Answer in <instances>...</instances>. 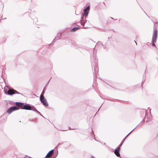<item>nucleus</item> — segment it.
Returning <instances> with one entry per match:
<instances>
[{"mask_svg": "<svg viewBox=\"0 0 158 158\" xmlns=\"http://www.w3.org/2000/svg\"><path fill=\"white\" fill-rule=\"evenodd\" d=\"M19 108L15 106H13L9 108L7 110V112L9 114H10L11 113L15 110H19Z\"/></svg>", "mask_w": 158, "mask_h": 158, "instance_id": "obj_3", "label": "nucleus"}, {"mask_svg": "<svg viewBox=\"0 0 158 158\" xmlns=\"http://www.w3.org/2000/svg\"><path fill=\"white\" fill-rule=\"evenodd\" d=\"M16 104L17 106L22 107V108L23 107L24 103L22 102H17L16 103Z\"/></svg>", "mask_w": 158, "mask_h": 158, "instance_id": "obj_8", "label": "nucleus"}, {"mask_svg": "<svg viewBox=\"0 0 158 158\" xmlns=\"http://www.w3.org/2000/svg\"><path fill=\"white\" fill-rule=\"evenodd\" d=\"M15 94H19L20 93L18 92L17 91H16V92H15Z\"/></svg>", "mask_w": 158, "mask_h": 158, "instance_id": "obj_15", "label": "nucleus"}, {"mask_svg": "<svg viewBox=\"0 0 158 158\" xmlns=\"http://www.w3.org/2000/svg\"><path fill=\"white\" fill-rule=\"evenodd\" d=\"M136 128L135 127L134 129H133L132 131H131L125 137V138L123 140V141H124L125 139H126V138H127V137L128 136V135Z\"/></svg>", "mask_w": 158, "mask_h": 158, "instance_id": "obj_11", "label": "nucleus"}, {"mask_svg": "<svg viewBox=\"0 0 158 158\" xmlns=\"http://www.w3.org/2000/svg\"><path fill=\"white\" fill-rule=\"evenodd\" d=\"M31 110H32V111H35V112L36 113L39 114H40V115L41 116H42V115L40 114V113L34 107L33 108H31Z\"/></svg>", "mask_w": 158, "mask_h": 158, "instance_id": "obj_9", "label": "nucleus"}, {"mask_svg": "<svg viewBox=\"0 0 158 158\" xmlns=\"http://www.w3.org/2000/svg\"><path fill=\"white\" fill-rule=\"evenodd\" d=\"M135 42V44H136V45H137V44L136 43V42L135 41H134Z\"/></svg>", "mask_w": 158, "mask_h": 158, "instance_id": "obj_21", "label": "nucleus"}, {"mask_svg": "<svg viewBox=\"0 0 158 158\" xmlns=\"http://www.w3.org/2000/svg\"><path fill=\"white\" fill-rule=\"evenodd\" d=\"M87 10L85 9L84 10V12H86Z\"/></svg>", "mask_w": 158, "mask_h": 158, "instance_id": "obj_19", "label": "nucleus"}, {"mask_svg": "<svg viewBox=\"0 0 158 158\" xmlns=\"http://www.w3.org/2000/svg\"><path fill=\"white\" fill-rule=\"evenodd\" d=\"M88 13L87 11L84 12V13L83 15V16L82 18V19L81 20V24H82V25H83L84 24H84L85 23L83 21V16L84 15H85L87 16L88 15Z\"/></svg>", "mask_w": 158, "mask_h": 158, "instance_id": "obj_6", "label": "nucleus"}, {"mask_svg": "<svg viewBox=\"0 0 158 158\" xmlns=\"http://www.w3.org/2000/svg\"><path fill=\"white\" fill-rule=\"evenodd\" d=\"M15 92H16V90L13 89H9L7 91V94L9 95H12L15 94Z\"/></svg>", "mask_w": 158, "mask_h": 158, "instance_id": "obj_5", "label": "nucleus"}, {"mask_svg": "<svg viewBox=\"0 0 158 158\" xmlns=\"http://www.w3.org/2000/svg\"><path fill=\"white\" fill-rule=\"evenodd\" d=\"M40 100L44 105L46 106H48V105L47 100L44 98V95H43V94L40 95Z\"/></svg>", "mask_w": 158, "mask_h": 158, "instance_id": "obj_2", "label": "nucleus"}, {"mask_svg": "<svg viewBox=\"0 0 158 158\" xmlns=\"http://www.w3.org/2000/svg\"><path fill=\"white\" fill-rule=\"evenodd\" d=\"M89 9H90V8H89V6H87V8H85V9L87 10H89Z\"/></svg>", "mask_w": 158, "mask_h": 158, "instance_id": "obj_13", "label": "nucleus"}, {"mask_svg": "<svg viewBox=\"0 0 158 158\" xmlns=\"http://www.w3.org/2000/svg\"><path fill=\"white\" fill-rule=\"evenodd\" d=\"M157 37V30L154 29L153 30V33L152 35V43L153 46H155V43L156 42V40Z\"/></svg>", "mask_w": 158, "mask_h": 158, "instance_id": "obj_1", "label": "nucleus"}, {"mask_svg": "<svg viewBox=\"0 0 158 158\" xmlns=\"http://www.w3.org/2000/svg\"><path fill=\"white\" fill-rule=\"evenodd\" d=\"M31 106L28 104H26L23 105V107L21 108L22 109L29 110H31Z\"/></svg>", "mask_w": 158, "mask_h": 158, "instance_id": "obj_4", "label": "nucleus"}, {"mask_svg": "<svg viewBox=\"0 0 158 158\" xmlns=\"http://www.w3.org/2000/svg\"><path fill=\"white\" fill-rule=\"evenodd\" d=\"M114 153L117 156L119 157L120 156L119 151L115 149L114 151Z\"/></svg>", "mask_w": 158, "mask_h": 158, "instance_id": "obj_10", "label": "nucleus"}, {"mask_svg": "<svg viewBox=\"0 0 158 158\" xmlns=\"http://www.w3.org/2000/svg\"><path fill=\"white\" fill-rule=\"evenodd\" d=\"M95 158V157H94L93 156H92L91 157V158Z\"/></svg>", "mask_w": 158, "mask_h": 158, "instance_id": "obj_20", "label": "nucleus"}, {"mask_svg": "<svg viewBox=\"0 0 158 158\" xmlns=\"http://www.w3.org/2000/svg\"><path fill=\"white\" fill-rule=\"evenodd\" d=\"M79 29V27H74L72 29L71 31H74L78 29Z\"/></svg>", "mask_w": 158, "mask_h": 158, "instance_id": "obj_12", "label": "nucleus"}, {"mask_svg": "<svg viewBox=\"0 0 158 158\" xmlns=\"http://www.w3.org/2000/svg\"><path fill=\"white\" fill-rule=\"evenodd\" d=\"M54 149H52L49 151L48 153L47 154L46 157H47L48 158L50 157V156H52V153L53 152Z\"/></svg>", "mask_w": 158, "mask_h": 158, "instance_id": "obj_7", "label": "nucleus"}, {"mask_svg": "<svg viewBox=\"0 0 158 158\" xmlns=\"http://www.w3.org/2000/svg\"><path fill=\"white\" fill-rule=\"evenodd\" d=\"M123 142H122L120 144V145L119 146V147H120L121 146V145H122V144L123 143Z\"/></svg>", "mask_w": 158, "mask_h": 158, "instance_id": "obj_17", "label": "nucleus"}, {"mask_svg": "<svg viewBox=\"0 0 158 158\" xmlns=\"http://www.w3.org/2000/svg\"><path fill=\"white\" fill-rule=\"evenodd\" d=\"M123 142H122L120 144V145L119 146V147H120L121 146V145H122V144L123 143Z\"/></svg>", "mask_w": 158, "mask_h": 158, "instance_id": "obj_16", "label": "nucleus"}, {"mask_svg": "<svg viewBox=\"0 0 158 158\" xmlns=\"http://www.w3.org/2000/svg\"><path fill=\"white\" fill-rule=\"evenodd\" d=\"M120 147H118L116 149H115L116 150H118V151H119V149H120Z\"/></svg>", "mask_w": 158, "mask_h": 158, "instance_id": "obj_14", "label": "nucleus"}, {"mask_svg": "<svg viewBox=\"0 0 158 158\" xmlns=\"http://www.w3.org/2000/svg\"><path fill=\"white\" fill-rule=\"evenodd\" d=\"M44 93V91L43 90V92H42V93H41V95H42V94H43V95Z\"/></svg>", "mask_w": 158, "mask_h": 158, "instance_id": "obj_18", "label": "nucleus"}]
</instances>
